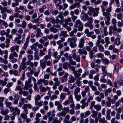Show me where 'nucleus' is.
<instances>
[{"label": "nucleus", "mask_w": 123, "mask_h": 123, "mask_svg": "<svg viewBox=\"0 0 123 123\" xmlns=\"http://www.w3.org/2000/svg\"><path fill=\"white\" fill-rule=\"evenodd\" d=\"M91 114V112L89 110H88L84 113H81L80 114V116L81 118L86 117Z\"/></svg>", "instance_id": "2eb2a0df"}, {"label": "nucleus", "mask_w": 123, "mask_h": 123, "mask_svg": "<svg viewBox=\"0 0 123 123\" xmlns=\"http://www.w3.org/2000/svg\"><path fill=\"white\" fill-rule=\"evenodd\" d=\"M66 114V112L61 111L58 113L57 114V115L59 117H60L61 116L64 117L65 116Z\"/></svg>", "instance_id": "864d4df0"}, {"label": "nucleus", "mask_w": 123, "mask_h": 123, "mask_svg": "<svg viewBox=\"0 0 123 123\" xmlns=\"http://www.w3.org/2000/svg\"><path fill=\"white\" fill-rule=\"evenodd\" d=\"M70 14L71 16V17L73 22H74L76 20L77 18V17L74 15L73 11H70Z\"/></svg>", "instance_id": "bb28decb"}, {"label": "nucleus", "mask_w": 123, "mask_h": 123, "mask_svg": "<svg viewBox=\"0 0 123 123\" xmlns=\"http://www.w3.org/2000/svg\"><path fill=\"white\" fill-rule=\"evenodd\" d=\"M40 96L39 94H38L34 98L35 103H36L41 98V96Z\"/></svg>", "instance_id": "37998d69"}, {"label": "nucleus", "mask_w": 123, "mask_h": 123, "mask_svg": "<svg viewBox=\"0 0 123 123\" xmlns=\"http://www.w3.org/2000/svg\"><path fill=\"white\" fill-rule=\"evenodd\" d=\"M63 112H65L66 113H68L69 111V108L68 107H64L63 108Z\"/></svg>", "instance_id": "4d7b16f0"}, {"label": "nucleus", "mask_w": 123, "mask_h": 123, "mask_svg": "<svg viewBox=\"0 0 123 123\" xmlns=\"http://www.w3.org/2000/svg\"><path fill=\"white\" fill-rule=\"evenodd\" d=\"M98 50L100 52H103L104 50V48L102 45L98 46Z\"/></svg>", "instance_id": "bf43d9fd"}, {"label": "nucleus", "mask_w": 123, "mask_h": 123, "mask_svg": "<svg viewBox=\"0 0 123 123\" xmlns=\"http://www.w3.org/2000/svg\"><path fill=\"white\" fill-rule=\"evenodd\" d=\"M89 11L88 12V14L90 15L91 13H93V16L94 17L97 16H98L99 13V11L100 10L99 7H98L95 8H93L91 7L89 8Z\"/></svg>", "instance_id": "39448f33"}, {"label": "nucleus", "mask_w": 123, "mask_h": 123, "mask_svg": "<svg viewBox=\"0 0 123 123\" xmlns=\"http://www.w3.org/2000/svg\"><path fill=\"white\" fill-rule=\"evenodd\" d=\"M109 28H111V30H113L114 31H116L117 30V28L116 26V25H113L112 26H109Z\"/></svg>", "instance_id": "69168bd1"}, {"label": "nucleus", "mask_w": 123, "mask_h": 123, "mask_svg": "<svg viewBox=\"0 0 123 123\" xmlns=\"http://www.w3.org/2000/svg\"><path fill=\"white\" fill-rule=\"evenodd\" d=\"M9 73L11 74H14L15 76H17L18 75V71L15 70H11L9 71Z\"/></svg>", "instance_id": "72a5a7b5"}, {"label": "nucleus", "mask_w": 123, "mask_h": 123, "mask_svg": "<svg viewBox=\"0 0 123 123\" xmlns=\"http://www.w3.org/2000/svg\"><path fill=\"white\" fill-rule=\"evenodd\" d=\"M36 31L37 33L36 34V36L37 38L42 36V33L41 32V30L40 28H37L36 29Z\"/></svg>", "instance_id": "a211bd4d"}, {"label": "nucleus", "mask_w": 123, "mask_h": 123, "mask_svg": "<svg viewBox=\"0 0 123 123\" xmlns=\"http://www.w3.org/2000/svg\"><path fill=\"white\" fill-rule=\"evenodd\" d=\"M80 7V4L78 3H74L71 5L69 7V8L70 10H71L75 8L76 7L79 8Z\"/></svg>", "instance_id": "dca6fc26"}, {"label": "nucleus", "mask_w": 123, "mask_h": 123, "mask_svg": "<svg viewBox=\"0 0 123 123\" xmlns=\"http://www.w3.org/2000/svg\"><path fill=\"white\" fill-rule=\"evenodd\" d=\"M6 12L7 13L11 14L12 11L11 10L7 9L6 7H3V9L0 11L1 13H5V12Z\"/></svg>", "instance_id": "4be33fe9"}, {"label": "nucleus", "mask_w": 123, "mask_h": 123, "mask_svg": "<svg viewBox=\"0 0 123 123\" xmlns=\"http://www.w3.org/2000/svg\"><path fill=\"white\" fill-rule=\"evenodd\" d=\"M10 111L11 112H13L12 114L13 115H17L19 116L20 115V110L18 109L17 107H12L10 108Z\"/></svg>", "instance_id": "0eeeda50"}, {"label": "nucleus", "mask_w": 123, "mask_h": 123, "mask_svg": "<svg viewBox=\"0 0 123 123\" xmlns=\"http://www.w3.org/2000/svg\"><path fill=\"white\" fill-rule=\"evenodd\" d=\"M74 26L75 27L78 28L79 31H82L83 29V25L81 21L79 20H77L76 21Z\"/></svg>", "instance_id": "6e6552de"}, {"label": "nucleus", "mask_w": 123, "mask_h": 123, "mask_svg": "<svg viewBox=\"0 0 123 123\" xmlns=\"http://www.w3.org/2000/svg\"><path fill=\"white\" fill-rule=\"evenodd\" d=\"M102 4L100 6V7L102 11L103 12V15H108L109 13L111 11L109 12L107 10V8L106 9V11H105L107 7V6L108 4V2L106 1H103L102 2Z\"/></svg>", "instance_id": "20e7f679"}, {"label": "nucleus", "mask_w": 123, "mask_h": 123, "mask_svg": "<svg viewBox=\"0 0 123 123\" xmlns=\"http://www.w3.org/2000/svg\"><path fill=\"white\" fill-rule=\"evenodd\" d=\"M27 69L30 71L29 72H27L26 73V75L28 77H29L31 76L34 73V70H35V68H31L30 67H27Z\"/></svg>", "instance_id": "f8f14e48"}, {"label": "nucleus", "mask_w": 123, "mask_h": 123, "mask_svg": "<svg viewBox=\"0 0 123 123\" xmlns=\"http://www.w3.org/2000/svg\"><path fill=\"white\" fill-rule=\"evenodd\" d=\"M53 80L55 82V84H56L58 86L60 84V82L58 80V79L57 77L54 78L53 79Z\"/></svg>", "instance_id": "5fc2aeb1"}, {"label": "nucleus", "mask_w": 123, "mask_h": 123, "mask_svg": "<svg viewBox=\"0 0 123 123\" xmlns=\"http://www.w3.org/2000/svg\"><path fill=\"white\" fill-rule=\"evenodd\" d=\"M27 25V23L24 20H23L22 22V24H19L18 25V27L20 26L23 29H25L26 27V26Z\"/></svg>", "instance_id": "2f4dec72"}, {"label": "nucleus", "mask_w": 123, "mask_h": 123, "mask_svg": "<svg viewBox=\"0 0 123 123\" xmlns=\"http://www.w3.org/2000/svg\"><path fill=\"white\" fill-rule=\"evenodd\" d=\"M109 15L110 13H109V15H104L106 17L107 20L106 21H105V22L106 25L107 26H108L109 24L110 23V18L109 16Z\"/></svg>", "instance_id": "4c0bfd02"}, {"label": "nucleus", "mask_w": 123, "mask_h": 123, "mask_svg": "<svg viewBox=\"0 0 123 123\" xmlns=\"http://www.w3.org/2000/svg\"><path fill=\"white\" fill-rule=\"evenodd\" d=\"M80 88L77 87L74 89V91L73 92V94L74 95L78 94L79 93L80 91Z\"/></svg>", "instance_id": "a18cd8bd"}, {"label": "nucleus", "mask_w": 123, "mask_h": 123, "mask_svg": "<svg viewBox=\"0 0 123 123\" xmlns=\"http://www.w3.org/2000/svg\"><path fill=\"white\" fill-rule=\"evenodd\" d=\"M102 62L106 65L108 64L109 63V60L107 58H103L102 59Z\"/></svg>", "instance_id": "603ef678"}, {"label": "nucleus", "mask_w": 123, "mask_h": 123, "mask_svg": "<svg viewBox=\"0 0 123 123\" xmlns=\"http://www.w3.org/2000/svg\"><path fill=\"white\" fill-rule=\"evenodd\" d=\"M67 32L66 31H61L59 35L60 37L63 36L64 37H68V35L67 34Z\"/></svg>", "instance_id": "7c9ffc66"}, {"label": "nucleus", "mask_w": 123, "mask_h": 123, "mask_svg": "<svg viewBox=\"0 0 123 123\" xmlns=\"http://www.w3.org/2000/svg\"><path fill=\"white\" fill-rule=\"evenodd\" d=\"M58 96L55 94L52 95L50 96V99L51 100H53L54 99H56L57 98Z\"/></svg>", "instance_id": "774afa93"}, {"label": "nucleus", "mask_w": 123, "mask_h": 123, "mask_svg": "<svg viewBox=\"0 0 123 123\" xmlns=\"http://www.w3.org/2000/svg\"><path fill=\"white\" fill-rule=\"evenodd\" d=\"M120 43V40L119 38L118 37L116 38L115 40L114 44H115V45L117 46H119Z\"/></svg>", "instance_id": "ea45409f"}, {"label": "nucleus", "mask_w": 123, "mask_h": 123, "mask_svg": "<svg viewBox=\"0 0 123 123\" xmlns=\"http://www.w3.org/2000/svg\"><path fill=\"white\" fill-rule=\"evenodd\" d=\"M84 39L83 37H82L80 39L79 43L78 44V47L80 48H82L84 46Z\"/></svg>", "instance_id": "6ab92c4d"}, {"label": "nucleus", "mask_w": 123, "mask_h": 123, "mask_svg": "<svg viewBox=\"0 0 123 123\" xmlns=\"http://www.w3.org/2000/svg\"><path fill=\"white\" fill-rule=\"evenodd\" d=\"M69 88H67L66 86H64L63 89V91L67 93H66L68 95H69L71 93V92L69 91Z\"/></svg>", "instance_id": "c9c22d12"}, {"label": "nucleus", "mask_w": 123, "mask_h": 123, "mask_svg": "<svg viewBox=\"0 0 123 123\" xmlns=\"http://www.w3.org/2000/svg\"><path fill=\"white\" fill-rule=\"evenodd\" d=\"M32 107L31 105L30 104H24L22 107L23 109H24L25 111L26 112L27 111L26 109L28 108L29 109H31Z\"/></svg>", "instance_id": "aec40b11"}, {"label": "nucleus", "mask_w": 123, "mask_h": 123, "mask_svg": "<svg viewBox=\"0 0 123 123\" xmlns=\"http://www.w3.org/2000/svg\"><path fill=\"white\" fill-rule=\"evenodd\" d=\"M47 8L46 6L45 5H42L39 9V11L40 13H43L44 12V10Z\"/></svg>", "instance_id": "c85d7f7f"}, {"label": "nucleus", "mask_w": 123, "mask_h": 123, "mask_svg": "<svg viewBox=\"0 0 123 123\" xmlns=\"http://www.w3.org/2000/svg\"><path fill=\"white\" fill-rule=\"evenodd\" d=\"M87 93L88 92V94L90 95V88L88 86H87L84 88V91Z\"/></svg>", "instance_id": "13d9d810"}, {"label": "nucleus", "mask_w": 123, "mask_h": 123, "mask_svg": "<svg viewBox=\"0 0 123 123\" xmlns=\"http://www.w3.org/2000/svg\"><path fill=\"white\" fill-rule=\"evenodd\" d=\"M38 45V42H36L33 43V45L30 47V48L32 50L36 51L37 47Z\"/></svg>", "instance_id": "c756f323"}, {"label": "nucleus", "mask_w": 123, "mask_h": 123, "mask_svg": "<svg viewBox=\"0 0 123 123\" xmlns=\"http://www.w3.org/2000/svg\"><path fill=\"white\" fill-rule=\"evenodd\" d=\"M75 98L77 101H79L81 98V96L80 95L76 94L74 95Z\"/></svg>", "instance_id": "0e129e2a"}, {"label": "nucleus", "mask_w": 123, "mask_h": 123, "mask_svg": "<svg viewBox=\"0 0 123 123\" xmlns=\"http://www.w3.org/2000/svg\"><path fill=\"white\" fill-rule=\"evenodd\" d=\"M5 104L6 105V106L8 107H9V108L10 109V107H12L10 106L11 105L12 103L11 102H9L8 101L7 99H6L4 102Z\"/></svg>", "instance_id": "e433bc0d"}, {"label": "nucleus", "mask_w": 123, "mask_h": 123, "mask_svg": "<svg viewBox=\"0 0 123 123\" xmlns=\"http://www.w3.org/2000/svg\"><path fill=\"white\" fill-rule=\"evenodd\" d=\"M19 46L17 45L13 46L10 48V51L11 52H13L10 54L9 56V59L10 60V62L12 63H15L17 61V59L14 58V57H18L17 53L14 51L15 50L17 52H18Z\"/></svg>", "instance_id": "f257e3e1"}, {"label": "nucleus", "mask_w": 123, "mask_h": 123, "mask_svg": "<svg viewBox=\"0 0 123 123\" xmlns=\"http://www.w3.org/2000/svg\"><path fill=\"white\" fill-rule=\"evenodd\" d=\"M98 111H95L94 110H92V113L91 115V116L93 118L96 117L98 114Z\"/></svg>", "instance_id": "58836bf2"}, {"label": "nucleus", "mask_w": 123, "mask_h": 123, "mask_svg": "<svg viewBox=\"0 0 123 123\" xmlns=\"http://www.w3.org/2000/svg\"><path fill=\"white\" fill-rule=\"evenodd\" d=\"M67 94L66 93H61L60 95V99L62 100H64L66 97Z\"/></svg>", "instance_id": "c03bdc74"}, {"label": "nucleus", "mask_w": 123, "mask_h": 123, "mask_svg": "<svg viewBox=\"0 0 123 123\" xmlns=\"http://www.w3.org/2000/svg\"><path fill=\"white\" fill-rule=\"evenodd\" d=\"M31 60H28L26 62V64L27 65H29L28 67H30L31 68H33L34 67L33 63L31 62Z\"/></svg>", "instance_id": "a19ab883"}, {"label": "nucleus", "mask_w": 123, "mask_h": 123, "mask_svg": "<svg viewBox=\"0 0 123 123\" xmlns=\"http://www.w3.org/2000/svg\"><path fill=\"white\" fill-rule=\"evenodd\" d=\"M84 25L86 27H89L90 30H92L93 29L94 26L91 22H88L85 24Z\"/></svg>", "instance_id": "b1692460"}, {"label": "nucleus", "mask_w": 123, "mask_h": 123, "mask_svg": "<svg viewBox=\"0 0 123 123\" xmlns=\"http://www.w3.org/2000/svg\"><path fill=\"white\" fill-rule=\"evenodd\" d=\"M46 48L43 47L42 49H40L39 50V55L40 57H42L45 54L46 52Z\"/></svg>", "instance_id": "ddd939ff"}, {"label": "nucleus", "mask_w": 123, "mask_h": 123, "mask_svg": "<svg viewBox=\"0 0 123 123\" xmlns=\"http://www.w3.org/2000/svg\"><path fill=\"white\" fill-rule=\"evenodd\" d=\"M68 100H69V101L70 102V103L73 102L74 101L73 99V95L72 94L70 95L68 98Z\"/></svg>", "instance_id": "680f3d73"}, {"label": "nucleus", "mask_w": 123, "mask_h": 123, "mask_svg": "<svg viewBox=\"0 0 123 123\" xmlns=\"http://www.w3.org/2000/svg\"><path fill=\"white\" fill-rule=\"evenodd\" d=\"M49 82V81L45 79H40L38 80L37 83L39 85L41 84V86L42 85V83L44 85L46 86L48 84Z\"/></svg>", "instance_id": "9b49d317"}, {"label": "nucleus", "mask_w": 123, "mask_h": 123, "mask_svg": "<svg viewBox=\"0 0 123 123\" xmlns=\"http://www.w3.org/2000/svg\"><path fill=\"white\" fill-rule=\"evenodd\" d=\"M95 102L94 101H93L91 103L90 108L92 110L93 108V107L97 111H100L101 109V106L99 104L95 105Z\"/></svg>", "instance_id": "423d86ee"}, {"label": "nucleus", "mask_w": 123, "mask_h": 123, "mask_svg": "<svg viewBox=\"0 0 123 123\" xmlns=\"http://www.w3.org/2000/svg\"><path fill=\"white\" fill-rule=\"evenodd\" d=\"M117 18L119 20H122L123 15L121 13H119L117 15Z\"/></svg>", "instance_id": "e2e57ef3"}, {"label": "nucleus", "mask_w": 123, "mask_h": 123, "mask_svg": "<svg viewBox=\"0 0 123 123\" xmlns=\"http://www.w3.org/2000/svg\"><path fill=\"white\" fill-rule=\"evenodd\" d=\"M114 2V0H111V2L109 4V6L107 8V10L108 11H111L112 10V5L113 3Z\"/></svg>", "instance_id": "a878e982"}, {"label": "nucleus", "mask_w": 123, "mask_h": 123, "mask_svg": "<svg viewBox=\"0 0 123 123\" xmlns=\"http://www.w3.org/2000/svg\"><path fill=\"white\" fill-rule=\"evenodd\" d=\"M89 16L86 14L83 13L81 16V19L83 21H85L88 20Z\"/></svg>", "instance_id": "412c9836"}, {"label": "nucleus", "mask_w": 123, "mask_h": 123, "mask_svg": "<svg viewBox=\"0 0 123 123\" xmlns=\"http://www.w3.org/2000/svg\"><path fill=\"white\" fill-rule=\"evenodd\" d=\"M49 30L51 32H52L54 33H56L57 32V29L54 28L53 27H51L50 28Z\"/></svg>", "instance_id": "8fccbe9b"}, {"label": "nucleus", "mask_w": 123, "mask_h": 123, "mask_svg": "<svg viewBox=\"0 0 123 123\" xmlns=\"http://www.w3.org/2000/svg\"><path fill=\"white\" fill-rule=\"evenodd\" d=\"M27 112L26 113H22L20 114V117L23 119L25 120V119H26L27 117Z\"/></svg>", "instance_id": "de8ad7c7"}, {"label": "nucleus", "mask_w": 123, "mask_h": 123, "mask_svg": "<svg viewBox=\"0 0 123 123\" xmlns=\"http://www.w3.org/2000/svg\"><path fill=\"white\" fill-rule=\"evenodd\" d=\"M78 52L80 54L83 55L84 54L85 55H86L88 53L85 50H83L82 49H79L78 50Z\"/></svg>", "instance_id": "5701e85b"}, {"label": "nucleus", "mask_w": 123, "mask_h": 123, "mask_svg": "<svg viewBox=\"0 0 123 123\" xmlns=\"http://www.w3.org/2000/svg\"><path fill=\"white\" fill-rule=\"evenodd\" d=\"M4 54H5L4 56V59L0 57V62L1 63H4L5 64H6L8 63V61L7 60L8 56V52L7 53L6 51H5Z\"/></svg>", "instance_id": "9d476101"}, {"label": "nucleus", "mask_w": 123, "mask_h": 123, "mask_svg": "<svg viewBox=\"0 0 123 123\" xmlns=\"http://www.w3.org/2000/svg\"><path fill=\"white\" fill-rule=\"evenodd\" d=\"M71 19L69 17H68L67 18L65 19L64 20L65 25L68 24V22H71Z\"/></svg>", "instance_id": "6e6d98bb"}, {"label": "nucleus", "mask_w": 123, "mask_h": 123, "mask_svg": "<svg viewBox=\"0 0 123 123\" xmlns=\"http://www.w3.org/2000/svg\"><path fill=\"white\" fill-rule=\"evenodd\" d=\"M8 80V79L7 78H5L4 81L2 80H0V86L2 84L3 86H5L7 84V81Z\"/></svg>", "instance_id": "cd10ccee"}, {"label": "nucleus", "mask_w": 123, "mask_h": 123, "mask_svg": "<svg viewBox=\"0 0 123 123\" xmlns=\"http://www.w3.org/2000/svg\"><path fill=\"white\" fill-rule=\"evenodd\" d=\"M53 1L55 4L56 6H58L62 3L61 0H53Z\"/></svg>", "instance_id": "09e8293b"}, {"label": "nucleus", "mask_w": 123, "mask_h": 123, "mask_svg": "<svg viewBox=\"0 0 123 123\" xmlns=\"http://www.w3.org/2000/svg\"><path fill=\"white\" fill-rule=\"evenodd\" d=\"M111 89L110 88H109L105 90L104 92L105 96V97H107L109 93H111Z\"/></svg>", "instance_id": "f704fd0d"}, {"label": "nucleus", "mask_w": 123, "mask_h": 123, "mask_svg": "<svg viewBox=\"0 0 123 123\" xmlns=\"http://www.w3.org/2000/svg\"><path fill=\"white\" fill-rule=\"evenodd\" d=\"M19 6L20 9L23 12H27V9L25 6L20 5Z\"/></svg>", "instance_id": "49530a36"}, {"label": "nucleus", "mask_w": 123, "mask_h": 123, "mask_svg": "<svg viewBox=\"0 0 123 123\" xmlns=\"http://www.w3.org/2000/svg\"><path fill=\"white\" fill-rule=\"evenodd\" d=\"M73 59L74 60H75L77 62H79L80 61V55H77Z\"/></svg>", "instance_id": "052dcab7"}, {"label": "nucleus", "mask_w": 123, "mask_h": 123, "mask_svg": "<svg viewBox=\"0 0 123 123\" xmlns=\"http://www.w3.org/2000/svg\"><path fill=\"white\" fill-rule=\"evenodd\" d=\"M75 78L73 76H72V75H70L69 80L68 81V82L70 83L74 82L75 81Z\"/></svg>", "instance_id": "473e14b6"}, {"label": "nucleus", "mask_w": 123, "mask_h": 123, "mask_svg": "<svg viewBox=\"0 0 123 123\" xmlns=\"http://www.w3.org/2000/svg\"><path fill=\"white\" fill-rule=\"evenodd\" d=\"M1 111L0 113L2 115H7L9 112V110L7 109H5L4 110V108H2V107L0 108Z\"/></svg>", "instance_id": "f3484780"}, {"label": "nucleus", "mask_w": 123, "mask_h": 123, "mask_svg": "<svg viewBox=\"0 0 123 123\" xmlns=\"http://www.w3.org/2000/svg\"><path fill=\"white\" fill-rule=\"evenodd\" d=\"M31 82L32 81L30 79H28L27 80L25 81V85L23 87L24 90H27L32 86L33 85L31 83Z\"/></svg>", "instance_id": "1a4fd4ad"}, {"label": "nucleus", "mask_w": 123, "mask_h": 123, "mask_svg": "<svg viewBox=\"0 0 123 123\" xmlns=\"http://www.w3.org/2000/svg\"><path fill=\"white\" fill-rule=\"evenodd\" d=\"M50 56L49 55H46L44 56L43 59L40 60V67L43 69H44L46 67L47 65L48 66H50L51 64V62L50 60H46L50 59Z\"/></svg>", "instance_id": "7ed1b4c3"}, {"label": "nucleus", "mask_w": 123, "mask_h": 123, "mask_svg": "<svg viewBox=\"0 0 123 123\" xmlns=\"http://www.w3.org/2000/svg\"><path fill=\"white\" fill-rule=\"evenodd\" d=\"M43 101H40L39 102L37 101V102L35 103L36 105H38V107L41 106L43 105Z\"/></svg>", "instance_id": "338daca9"}, {"label": "nucleus", "mask_w": 123, "mask_h": 123, "mask_svg": "<svg viewBox=\"0 0 123 123\" xmlns=\"http://www.w3.org/2000/svg\"><path fill=\"white\" fill-rule=\"evenodd\" d=\"M77 31V30L76 29L74 28L69 33L70 37L74 36L73 37L69 38L67 39V41L69 43V45L71 48H74L77 45L76 42L77 39L75 35H74V33H76Z\"/></svg>", "instance_id": "f03ea898"}, {"label": "nucleus", "mask_w": 123, "mask_h": 123, "mask_svg": "<svg viewBox=\"0 0 123 123\" xmlns=\"http://www.w3.org/2000/svg\"><path fill=\"white\" fill-rule=\"evenodd\" d=\"M119 64L118 63H117L115 66V69L114 71L117 74L119 72Z\"/></svg>", "instance_id": "79ce46f5"}, {"label": "nucleus", "mask_w": 123, "mask_h": 123, "mask_svg": "<svg viewBox=\"0 0 123 123\" xmlns=\"http://www.w3.org/2000/svg\"><path fill=\"white\" fill-rule=\"evenodd\" d=\"M34 59L35 60H38L39 58V55L37 51L35 52L34 53Z\"/></svg>", "instance_id": "3c124183"}, {"label": "nucleus", "mask_w": 123, "mask_h": 123, "mask_svg": "<svg viewBox=\"0 0 123 123\" xmlns=\"http://www.w3.org/2000/svg\"><path fill=\"white\" fill-rule=\"evenodd\" d=\"M30 36H29L27 37L26 38L25 43H24V45L22 47V49L26 50L28 46V44L29 42V39L30 38Z\"/></svg>", "instance_id": "4468645a"}, {"label": "nucleus", "mask_w": 123, "mask_h": 123, "mask_svg": "<svg viewBox=\"0 0 123 123\" xmlns=\"http://www.w3.org/2000/svg\"><path fill=\"white\" fill-rule=\"evenodd\" d=\"M6 37H8L9 39H12L13 38V36L11 34H9L10 32V29H7L6 30Z\"/></svg>", "instance_id": "393cba45"}]
</instances>
